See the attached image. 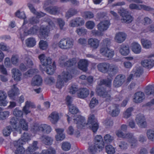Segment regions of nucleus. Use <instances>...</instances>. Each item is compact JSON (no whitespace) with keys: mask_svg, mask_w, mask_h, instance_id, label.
<instances>
[{"mask_svg":"<svg viewBox=\"0 0 154 154\" xmlns=\"http://www.w3.org/2000/svg\"><path fill=\"white\" fill-rule=\"evenodd\" d=\"M38 142L37 141H34L32 144L30 145L28 148L27 150L30 152H33L38 148L37 146Z\"/></svg>","mask_w":154,"mask_h":154,"instance_id":"45","label":"nucleus"},{"mask_svg":"<svg viewBox=\"0 0 154 154\" xmlns=\"http://www.w3.org/2000/svg\"><path fill=\"white\" fill-rule=\"evenodd\" d=\"M74 45L73 40L69 38L61 39L58 43V47L62 49L69 50L71 49Z\"/></svg>","mask_w":154,"mask_h":154,"instance_id":"4","label":"nucleus"},{"mask_svg":"<svg viewBox=\"0 0 154 154\" xmlns=\"http://www.w3.org/2000/svg\"><path fill=\"white\" fill-rule=\"evenodd\" d=\"M14 115L16 117H21L23 115L22 111L19 110L17 108H15L13 111Z\"/></svg>","mask_w":154,"mask_h":154,"instance_id":"54","label":"nucleus"},{"mask_svg":"<svg viewBox=\"0 0 154 154\" xmlns=\"http://www.w3.org/2000/svg\"><path fill=\"white\" fill-rule=\"evenodd\" d=\"M49 30L48 29V26H42L39 30V35L43 38H45L48 36Z\"/></svg>","mask_w":154,"mask_h":154,"instance_id":"28","label":"nucleus"},{"mask_svg":"<svg viewBox=\"0 0 154 154\" xmlns=\"http://www.w3.org/2000/svg\"><path fill=\"white\" fill-rule=\"evenodd\" d=\"M40 131L43 133L48 134L51 131V127L46 124H42L40 125Z\"/></svg>","mask_w":154,"mask_h":154,"instance_id":"33","label":"nucleus"},{"mask_svg":"<svg viewBox=\"0 0 154 154\" xmlns=\"http://www.w3.org/2000/svg\"><path fill=\"white\" fill-rule=\"evenodd\" d=\"M119 52L122 55L125 56L127 55L129 52V47L125 45H122L120 48Z\"/></svg>","mask_w":154,"mask_h":154,"instance_id":"39","label":"nucleus"},{"mask_svg":"<svg viewBox=\"0 0 154 154\" xmlns=\"http://www.w3.org/2000/svg\"><path fill=\"white\" fill-rule=\"evenodd\" d=\"M6 93L2 90H0V105L5 106L8 102L6 100L7 98Z\"/></svg>","mask_w":154,"mask_h":154,"instance_id":"23","label":"nucleus"},{"mask_svg":"<svg viewBox=\"0 0 154 154\" xmlns=\"http://www.w3.org/2000/svg\"><path fill=\"white\" fill-rule=\"evenodd\" d=\"M42 80L41 76L39 75H35L32 79L31 85L33 86H39L41 85Z\"/></svg>","mask_w":154,"mask_h":154,"instance_id":"26","label":"nucleus"},{"mask_svg":"<svg viewBox=\"0 0 154 154\" xmlns=\"http://www.w3.org/2000/svg\"><path fill=\"white\" fill-rule=\"evenodd\" d=\"M132 51L135 54H139L141 51V46L137 42H134L132 44Z\"/></svg>","mask_w":154,"mask_h":154,"instance_id":"35","label":"nucleus"},{"mask_svg":"<svg viewBox=\"0 0 154 154\" xmlns=\"http://www.w3.org/2000/svg\"><path fill=\"white\" fill-rule=\"evenodd\" d=\"M137 124L138 126L141 128H145L147 126L146 119L143 115H138L135 119Z\"/></svg>","mask_w":154,"mask_h":154,"instance_id":"10","label":"nucleus"},{"mask_svg":"<svg viewBox=\"0 0 154 154\" xmlns=\"http://www.w3.org/2000/svg\"><path fill=\"white\" fill-rule=\"evenodd\" d=\"M110 111H109L110 115L112 117H116L119 114L120 109L119 104H113L112 106L109 107Z\"/></svg>","mask_w":154,"mask_h":154,"instance_id":"11","label":"nucleus"},{"mask_svg":"<svg viewBox=\"0 0 154 154\" xmlns=\"http://www.w3.org/2000/svg\"><path fill=\"white\" fill-rule=\"evenodd\" d=\"M112 80V79L110 78L102 79L100 80V84L105 85L106 87L110 88L111 86Z\"/></svg>","mask_w":154,"mask_h":154,"instance_id":"41","label":"nucleus"},{"mask_svg":"<svg viewBox=\"0 0 154 154\" xmlns=\"http://www.w3.org/2000/svg\"><path fill=\"white\" fill-rule=\"evenodd\" d=\"M42 142L47 145H51L52 143L53 139L50 137L46 135H43L40 138Z\"/></svg>","mask_w":154,"mask_h":154,"instance_id":"24","label":"nucleus"},{"mask_svg":"<svg viewBox=\"0 0 154 154\" xmlns=\"http://www.w3.org/2000/svg\"><path fill=\"white\" fill-rule=\"evenodd\" d=\"M38 70L35 69H30L26 72L23 74V75L26 77L31 76L34 73L38 72Z\"/></svg>","mask_w":154,"mask_h":154,"instance_id":"46","label":"nucleus"},{"mask_svg":"<svg viewBox=\"0 0 154 154\" xmlns=\"http://www.w3.org/2000/svg\"><path fill=\"white\" fill-rule=\"evenodd\" d=\"M88 45L91 47L96 49L99 45L100 41L97 39L91 38L88 39Z\"/></svg>","mask_w":154,"mask_h":154,"instance_id":"21","label":"nucleus"},{"mask_svg":"<svg viewBox=\"0 0 154 154\" xmlns=\"http://www.w3.org/2000/svg\"><path fill=\"white\" fill-rule=\"evenodd\" d=\"M16 85H13V88L12 89L9 91L8 95L11 98H14V97L17 95L19 93L18 89L16 87Z\"/></svg>","mask_w":154,"mask_h":154,"instance_id":"38","label":"nucleus"},{"mask_svg":"<svg viewBox=\"0 0 154 154\" xmlns=\"http://www.w3.org/2000/svg\"><path fill=\"white\" fill-rule=\"evenodd\" d=\"M57 134L56 135L55 138L57 141L63 140L65 138V135L63 134L64 129L62 128L55 129Z\"/></svg>","mask_w":154,"mask_h":154,"instance_id":"27","label":"nucleus"},{"mask_svg":"<svg viewBox=\"0 0 154 154\" xmlns=\"http://www.w3.org/2000/svg\"><path fill=\"white\" fill-rule=\"evenodd\" d=\"M147 136L149 140L154 141V130H148L146 132Z\"/></svg>","mask_w":154,"mask_h":154,"instance_id":"49","label":"nucleus"},{"mask_svg":"<svg viewBox=\"0 0 154 154\" xmlns=\"http://www.w3.org/2000/svg\"><path fill=\"white\" fill-rule=\"evenodd\" d=\"M41 63L43 66L50 65L52 62V59L50 57H46L44 54L39 55L38 57Z\"/></svg>","mask_w":154,"mask_h":154,"instance_id":"12","label":"nucleus"},{"mask_svg":"<svg viewBox=\"0 0 154 154\" xmlns=\"http://www.w3.org/2000/svg\"><path fill=\"white\" fill-rule=\"evenodd\" d=\"M77 62V60L75 58L69 59L66 61V66L69 67L75 65Z\"/></svg>","mask_w":154,"mask_h":154,"instance_id":"51","label":"nucleus"},{"mask_svg":"<svg viewBox=\"0 0 154 154\" xmlns=\"http://www.w3.org/2000/svg\"><path fill=\"white\" fill-rule=\"evenodd\" d=\"M119 13L122 17L121 19L122 22L129 23L133 20V17L129 14L128 11L127 9L122 8L120 10Z\"/></svg>","mask_w":154,"mask_h":154,"instance_id":"6","label":"nucleus"},{"mask_svg":"<svg viewBox=\"0 0 154 154\" xmlns=\"http://www.w3.org/2000/svg\"><path fill=\"white\" fill-rule=\"evenodd\" d=\"M142 65L148 68H151L154 65V60L152 59L145 60L141 62Z\"/></svg>","mask_w":154,"mask_h":154,"instance_id":"29","label":"nucleus"},{"mask_svg":"<svg viewBox=\"0 0 154 154\" xmlns=\"http://www.w3.org/2000/svg\"><path fill=\"white\" fill-rule=\"evenodd\" d=\"M67 59V57L66 56H63L60 57L59 60L60 65L62 66H66V61Z\"/></svg>","mask_w":154,"mask_h":154,"instance_id":"53","label":"nucleus"},{"mask_svg":"<svg viewBox=\"0 0 154 154\" xmlns=\"http://www.w3.org/2000/svg\"><path fill=\"white\" fill-rule=\"evenodd\" d=\"M78 88L75 85H72L69 87V92L72 94H75L78 91Z\"/></svg>","mask_w":154,"mask_h":154,"instance_id":"64","label":"nucleus"},{"mask_svg":"<svg viewBox=\"0 0 154 154\" xmlns=\"http://www.w3.org/2000/svg\"><path fill=\"white\" fill-rule=\"evenodd\" d=\"M11 72L12 74V77L15 81L18 82L21 80L22 74L18 69L14 68L11 70Z\"/></svg>","mask_w":154,"mask_h":154,"instance_id":"15","label":"nucleus"},{"mask_svg":"<svg viewBox=\"0 0 154 154\" xmlns=\"http://www.w3.org/2000/svg\"><path fill=\"white\" fill-rule=\"evenodd\" d=\"M96 91L99 96L105 98L106 101L109 102L112 100L110 92V90L107 91L106 89L100 87L97 89Z\"/></svg>","mask_w":154,"mask_h":154,"instance_id":"7","label":"nucleus"},{"mask_svg":"<svg viewBox=\"0 0 154 154\" xmlns=\"http://www.w3.org/2000/svg\"><path fill=\"white\" fill-rule=\"evenodd\" d=\"M119 70L117 66L113 65L111 66L110 65V67L109 69V75L110 77L114 76L118 72Z\"/></svg>","mask_w":154,"mask_h":154,"instance_id":"31","label":"nucleus"},{"mask_svg":"<svg viewBox=\"0 0 154 154\" xmlns=\"http://www.w3.org/2000/svg\"><path fill=\"white\" fill-rule=\"evenodd\" d=\"M126 137L128 141L131 143V146L132 148H134L137 146V140L136 137L134 136V134L131 133H127Z\"/></svg>","mask_w":154,"mask_h":154,"instance_id":"13","label":"nucleus"},{"mask_svg":"<svg viewBox=\"0 0 154 154\" xmlns=\"http://www.w3.org/2000/svg\"><path fill=\"white\" fill-rule=\"evenodd\" d=\"M56 69V66L55 62L54 61H53V63L52 65H50L49 66L45 68V70L47 74L49 75L53 74Z\"/></svg>","mask_w":154,"mask_h":154,"instance_id":"32","label":"nucleus"},{"mask_svg":"<svg viewBox=\"0 0 154 154\" xmlns=\"http://www.w3.org/2000/svg\"><path fill=\"white\" fill-rule=\"evenodd\" d=\"M104 143L100 135L96 136L94 139V144L89 147L88 149L90 154H97L98 151H101L104 147Z\"/></svg>","mask_w":154,"mask_h":154,"instance_id":"3","label":"nucleus"},{"mask_svg":"<svg viewBox=\"0 0 154 154\" xmlns=\"http://www.w3.org/2000/svg\"><path fill=\"white\" fill-rule=\"evenodd\" d=\"M38 70L35 69H30L26 72L23 74V75L26 77L31 76L34 73L38 72Z\"/></svg>","mask_w":154,"mask_h":154,"instance_id":"47","label":"nucleus"},{"mask_svg":"<svg viewBox=\"0 0 154 154\" xmlns=\"http://www.w3.org/2000/svg\"><path fill=\"white\" fill-rule=\"evenodd\" d=\"M145 93L147 95H154V86L150 85L146 88Z\"/></svg>","mask_w":154,"mask_h":154,"instance_id":"42","label":"nucleus"},{"mask_svg":"<svg viewBox=\"0 0 154 154\" xmlns=\"http://www.w3.org/2000/svg\"><path fill=\"white\" fill-rule=\"evenodd\" d=\"M39 46L41 49L44 50L47 48L48 44L46 41L41 40L39 42Z\"/></svg>","mask_w":154,"mask_h":154,"instance_id":"60","label":"nucleus"},{"mask_svg":"<svg viewBox=\"0 0 154 154\" xmlns=\"http://www.w3.org/2000/svg\"><path fill=\"white\" fill-rule=\"evenodd\" d=\"M88 62L85 59L80 60L78 63V67L83 71H86L87 70Z\"/></svg>","mask_w":154,"mask_h":154,"instance_id":"25","label":"nucleus"},{"mask_svg":"<svg viewBox=\"0 0 154 154\" xmlns=\"http://www.w3.org/2000/svg\"><path fill=\"white\" fill-rule=\"evenodd\" d=\"M105 149L106 152L108 154H113L115 152V149L110 145L106 146Z\"/></svg>","mask_w":154,"mask_h":154,"instance_id":"50","label":"nucleus"},{"mask_svg":"<svg viewBox=\"0 0 154 154\" xmlns=\"http://www.w3.org/2000/svg\"><path fill=\"white\" fill-rule=\"evenodd\" d=\"M127 35L123 32H119L116 33L115 39L116 42L121 43L123 42L126 39Z\"/></svg>","mask_w":154,"mask_h":154,"instance_id":"18","label":"nucleus"},{"mask_svg":"<svg viewBox=\"0 0 154 154\" xmlns=\"http://www.w3.org/2000/svg\"><path fill=\"white\" fill-rule=\"evenodd\" d=\"M55 149L51 147H50L48 149L42 150L43 154H55Z\"/></svg>","mask_w":154,"mask_h":154,"instance_id":"56","label":"nucleus"},{"mask_svg":"<svg viewBox=\"0 0 154 154\" xmlns=\"http://www.w3.org/2000/svg\"><path fill=\"white\" fill-rule=\"evenodd\" d=\"M10 122L13 128L20 134L22 129L27 130L28 129L27 124L24 119L18 120L17 118L13 117L11 119Z\"/></svg>","mask_w":154,"mask_h":154,"instance_id":"2","label":"nucleus"},{"mask_svg":"<svg viewBox=\"0 0 154 154\" xmlns=\"http://www.w3.org/2000/svg\"><path fill=\"white\" fill-rule=\"evenodd\" d=\"M89 94L88 90L86 88H81L78 90L77 95L80 98H84L87 97Z\"/></svg>","mask_w":154,"mask_h":154,"instance_id":"22","label":"nucleus"},{"mask_svg":"<svg viewBox=\"0 0 154 154\" xmlns=\"http://www.w3.org/2000/svg\"><path fill=\"white\" fill-rule=\"evenodd\" d=\"M116 135L119 137L126 139L127 133L124 134L120 130H118L116 132Z\"/></svg>","mask_w":154,"mask_h":154,"instance_id":"63","label":"nucleus"},{"mask_svg":"<svg viewBox=\"0 0 154 154\" xmlns=\"http://www.w3.org/2000/svg\"><path fill=\"white\" fill-rule=\"evenodd\" d=\"M39 28L37 26H33L31 27L27 31H23V28H20V37L22 40H24V36L29 35H36L39 32Z\"/></svg>","mask_w":154,"mask_h":154,"instance_id":"5","label":"nucleus"},{"mask_svg":"<svg viewBox=\"0 0 154 154\" xmlns=\"http://www.w3.org/2000/svg\"><path fill=\"white\" fill-rule=\"evenodd\" d=\"M110 23L109 21L105 20L100 22L97 25V28L100 32L106 30L108 28Z\"/></svg>","mask_w":154,"mask_h":154,"instance_id":"19","label":"nucleus"},{"mask_svg":"<svg viewBox=\"0 0 154 154\" xmlns=\"http://www.w3.org/2000/svg\"><path fill=\"white\" fill-rule=\"evenodd\" d=\"M125 77L124 75L121 74L117 75L113 81V86L116 88L120 87L125 82Z\"/></svg>","mask_w":154,"mask_h":154,"instance_id":"9","label":"nucleus"},{"mask_svg":"<svg viewBox=\"0 0 154 154\" xmlns=\"http://www.w3.org/2000/svg\"><path fill=\"white\" fill-rule=\"evenodd\" d=\"M68 117L67 120L69 122L70 119H73V122L77 124V127L79 129H82V127L85 126V125L88 128H89L90 129L95 133L96 132L98 128L99 125L96 120L95 119V116L94 115H90L89 117L88 122L86 124L84 118L80 115L75 116H74L69 117L67 115Z\"/></svg>","mask_w":154,"mask_h":154,"instance_id":"1","label":"nucleus"},{"mask_svg":"<svg viewBox=\"0 0 154 154\" xmlns=\"http://www.w3.org/2000/svg\"><path fill=\"white\" fill-rule=\"evenodd\" d=\"M14 144L16 149L15 150V154H24L25 149L22 146L23 144H21L20 142L14 141Z\"/></svg>","mask_w":154,"mask_h":154,"instance_id":"16","label":"nucleus"},{"mask_svg":"<svg viewBox=\"0 0 154 154\" xmlns=\"http://www.w3.org/2000/svg\"><path fill=\"white\" fill-rule=\"evenodd\" d=\"M100 52L102 55L108 58H111L114 55V51L109 49L108 47L101 46Z\"/></svg>","mask_w":154,"mask_h":154,"instance_id":"8","label":"nucleus"},{"mask_svg":"<svg viewBox=\"0 0 154 154\" xmlns=\"http://www.w3.org/2000/svg\"><path fill=\"white\" fill-rule=\"evenodd\" d=\"M99 71L104 73H106L110 67V64L107 63H99L97 66Z\"/></svg>","mask_w":154,"mask_h":154,"instance_id":"17","label":"nucleus"},{"mask_svg":"<svg viewBox=\"0 0 154 154\" xmlns=\"http://www.w3.org/2000/svg\"><path fill=\"white\" fill-rule=\"evenodd\" d=\"M58 77L65 82H66L71 79L72 77L71 74L68 72H63L62 73L61 76L59 75Z\"/></svg>","mask_w":154,"mask_h":154,"instance_id":"37","label":"nucleus"},{"mask_svg":"<svg viewBox=\"0 0 154 154\" xmlns=\"http://www.w3.org/2000/svg\"><path fill=\"white\" fill-rule=\"evenodd\" d=\"M12 129L10 126H8L5 128L3 131V135L5 136H9L11 131Z\"/></svg>","mask_w":154,"mask_h":154,"instance_id":"55","label":"nucleus"},{"mask_svg":"<svg viewBox=\"0 0 154 154\" xmlns=\"http://www.w3.org/2000/svg\"><path fill=\"white\" fill-rule=\"evenodd\" d=\"M60 30H64L63 27L65 25V22L64 20L60 18H57L56 20Z\"/></svg>","mask_w":154,"mask_h":154,"instance_id":"58","label":"nucleus"},{"mask_svg":"<svg viewBox=\"0 0 154 154\" xmlns=\"http://www.w3.org/2000/svg\"><path fill=\"white\" fill-rule=\"evenodd\" d=\"M30 140V135L27 132H24L23 135L22 136L21 138L17 141V142H20L21 144H24L26 142Z\"/></svg>","mask_w":154,"mask_h":154,"instance_id":"30","label":"nucleus"},{"mask_svg":"<svg viewBox=\"0 0 154 154\" xmlns=\"http://www.w3.org/2000/svg\"><path fill=\"white\" fill-rule=\"evenodd\" d=\"M85 21L82 18L77 17L71 20L69 25L71 27H77L83 25Z\"/></svg>","mask_w":154,"mask_h":154,"instance_id":"14","label":"nucleus"},{"mask_svg":"<svg viewBox=\"0 0 154 154\" xmlns=\"http://www.w3.org/2000/svg\"><path fill=\"white\" fill-rule=\"evenodd\" d=\"M19 57L17 55H15L12 56L11 59V61L14 65H17L19 63Z\"/></svg>","mask_w":154,"mask_h":154,"instance_id":"52","label":"nucleus"},{"mask_svg":"<svg viewBox=\"0 0 154 154\" xmlns=\"http://www.w3.org/2000/svg\"><path fill=\"white\" fill-rule=\"evenodd\" d=\"M49 118L52 123L55 124L58 121L59 119V116L57 112H53L50 114Z\"/></svg>","mask_w":154,"mask_h":154,"instance_id":"34","label":"nucleus"},{"mask_svg":"<svg viewBox=\"0 0 154 154\" xmlns=\"http://www.w3.org/2000/svg\"><path fill=\"white\" fill-rule=\"evenodd\" d=\"M71 147V145L70 143L65 142L62 143L61 148L64 151H68L70 150Z\"/></svg>","mask_w":154,"mask_h":154,"instance_id":"48","label":"nucleus"},{"mask_svg":"<svg viewBox=\"0 0 154 154\" xmlns=\"http://www.w3.org/2000/svg\"><path fill=\"white\" fill-rule=\"evenodd\" d=\"M68 106L69 111L72 114H76L78 112V109L76 107L73 106L72 104Z\"/></svg>","mask_w":154,"mask_h":154,"instance_id":"62","label":"nucleus"},{"mask_svg":"<svg viewBox=\"0 0 154 154\" xmlns=\"http://www.w3.org/2000/svg\"><path fill=\"white\" fill-rule=\"evenodd\" d=\"M119 146L121 149L125 150L128 148V145L127 142L124 141H122L120 142Z\"/></svg>","mask_w":154,"mask_h":154,"instance_id":"57","label":"nucleus"},{"mask_svg":"<svg viewBox=\"0 0 154 154\" xmlns=\"http://www.w3.org/2000/svg\"><path fill=\"white\" fill-rule=\"evenodd\" d=\"M78 12L77 9L74 8H71L66 12L65 17L67 19H68L77 14Z\"/></svg>","mask_w":154,"mask_h":154,"instance_id":"36","label":"nucleus"},{"mask_svg":"<svg viewBox=\"0 0 154 154\" xmlns=\"http://www.w3.org/2000/svg\"><path fill=\"white\" fill-rule=\"evenodd\" d=\"M134 75L136 77L140 76L143 73V69L140 67L136 68L135 71H134Z\"/></svg>","mask_w":154,"mask_h":154,"instance_id":"61","label":"nucleus"},{"mask_svg":"<svg viewBox=\"0 0 154 154\" xmlns=\"http://www.w3.org/2000/svg\"><path fill=\"white\" fill-rule=\"evenodd\" d=\"M64 82L61 79L58 77L56 83V87L59 89L61 88L63 86Z\"/></svg>","mask_w":154,"mask_h":154,"instance_id":"59","label":"nucleus"},{"mask_svg":"<svg viewBox=\"0 0 154 154\" xmlns=\"http://www.w3.org/2000/svg\"><path fill=\"white\" fill-rule=\"evenodd\" d=\"M145 98V95L143 93L138 92L134 95V101L135 103L141 102Z\"/></svg>","mask_w":154,"mask_h":154,"instance_id":"20","label":"nucleus"},{"mask_svg":"<svg viewBox=\"0 0 154 154\" xmlns=\"http://www.w3.org/2000/svg\"><path fill=\"white\" fill-rule=\"evenodd\" d=\"M141 42L143 47L145 48H149L151 47L152 45L151 41L144 39L141 40Z\"/></svg>","mask_w":154,"mask_h":154,"instance_id":"44","label":"nucleus"},{"mask_svg":"<svg viewBox=\"0 0 154 154\" xmlns=\"http://www.w3.org/2000/svg\"><path fill=\"white\" fill-rule=\"evenodd\" d=\"M35 39L33 38H29L26 40V44L29 47H32L35 45Z\"/></svg>","mask_w":154,"mask_h":154,"instance_id":"40","label":"nucleus"},{"mask_svg":"<svg viewBox=\"0 0 154 154\" xmlns=\"http://www.w3.org/2000/svg\"><path fill=\"white\" fill-rule=\"evenodd\" d=\"M133 110V108L130 107L127 109L123 113V117L125 119H128L131 115V112Z\"/></svg>","mask_w":154,"mask_h":154,"instance_id":"43","label":"nucleus"}]
</instances>
